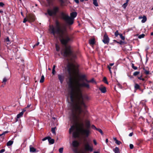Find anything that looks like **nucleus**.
Listing matches in <instances>:
<instances>
[{"instance_id": "obj_1", "label": "nucleus", "mask_w": 153, "mask_h": 153, "mask_svg": "<svg viewBox=\"0 0 153 153\" xmlns=\"http://www.w3.org/2000/svg\"><path fill=\"white\" fill-rule=\"evenodd\" d=\"M87 108L84 107L72 108V112L70 116V120L75 124V126H72L70 128V133L73 131L76 128V131L73 133V136L75 137H78L79 134L88 137L90 132L89 129L90 127V121L88 120L85 121V126L86 129L84 128V119L85 115L88 113Z\"/></svg>"}, {"instance_id": "obj_2", "label": "nucleus", "mask_w": 153, "mask_h": 153, "mask_svg": "<svg viewBox=\"0 0 153 153\" xmlns=\"http://www.w3.org/2000/svg\"><path fill=\"white\" fill-rule=\"evenodd\" d=\"M78 66L73 64H70L68 67V71L70 77L69 78L68 86L71 90L69 93L72 102H74L72 105V108L84 107L87 108V106L85 102L89 100L90 97L87 95H83L82 91L79 87L76 86L74 88L73 86V78L71 76V74H75L77 71Z\"/></svg>"}, {"instance_id": "obj_3", "label": "nucleus", "mask_w": 153, "mask_h": 153, "mask_svg": "<svg viewBox=\"0 0 153 153\" xmlns=\"http://www.w3.org/2000/svg\"><path fill=\"white\" fill-rule=\"evenodd\" d=\"M55 26L50 25L49 30L51 34H52L54 37L57 38L56 34L60 39L61 43L65 45V49L63 53L61 51V54L65 57H68L71 59L74 58L76 56L71 50L70 46H67V43L71 40L70 38L67 34V29L64 27H61L58 21L55 22Z\"/></svg>"}, {"instance_id": "obj_4", "label": "nucleus", "mask_w": 153, "mask_h": 153, "mask_svg": "<svg viewBox=\"0 0 153 153\" xmlns=\"http://www.w3.org/2000/svg\"><path fill=\"white\" fill-rule=\"evenodd\" d=\"M61 16L63 19L68 24L71 25L74 23V19L77 16V13L76 12H73L71 14V17L62 12L61 13Z\"/></svg>"}, {"instance_id": "obj_5", "label": "nucleus", "mask_w": 153, "mask_h": 153, "mask_svg": "<svg viewBox=\"0 0 153 153\" xmlns=\"http://www.w3.org/2000/svg\"><path fill=\"white\" fill-rule=\"evenodd\" d=\"M59 11V7L57 6H54L51 9L47 10V13L50 16H55Z\"/></svg>"}, {"instance_id": "obj_6", "label": "nucleus", "mask_w": 153, "mask_h": 153, "mask_svg": "<svg viewBox=\"0 0 153 153\" xmlns=\"http://www.w3.org/2000/svg\"><path fill=\"white\" fill-rule=\"evenodd\" d=\"M88 83L83 82L82 83H79V81H77L76 82V84L77 85V87L80 88V87H83L87 88V89H89L90 88V86Z\"/></svg>"}, {"instance_id": "obj_7", "label": "nucleus", "mask_w": 153, "mask_h": 153, "mask_svg": "<svg viewBox=\"0 0 153 153\" xmlns=\"http://www.w3.org/2000/svg\"><path fill=\"white\" fill-rule=\"evenodd\" d=\"M84 147L85 150L86 151L92 152L93 150V147L92 145H90L88 143H86L84 145Z\"/></svg>"}, {"instance_id": "obj_8", "label": "nucleus", "mask_w": 153, "mask_h": 153, "mask_svg": "<svg viewBox=\"0 0 153 153\" xmlns=\"http://www.w3.org/2000/svg\"><path fill=\"white\" fill-rule=\"evenodd\" d=\"M102 41L105 44H108L109 43V39L106 34H105L104 35Z\"/></svg>"}, {"instance_id": "obj_9", "label": "nucleus", "mask_w": 153, "mask_h": 153, "mask_svg": "<svg viewBox=\"0 0 153 153\" xmlns=\"http://www.w3.org/2000/svg\"><path fill=\"white\" fill-rule=\"evenodd\" d=\"M27 19L28 21L33 22L35 20V16L33 14L27 16Z\"/></svg>"}, {"instance_id": "obj_10", "label": "nucleus", "mask_w": 153, "mask_h": 153, "mask_svg": "<svg viewBox=\"0 0 153 153\" xmlns=\"http://www.w3.org/2000/svg\"><path fill=\"white\" fill-rule=\"evenodd\" d=\"M58 78L61 84L63 83V81L65 79V76L63 74H58Z\"/></svg>"}, {"instance_id": "obj_11", "label": "nucleus", "mask_w": 153, "mask_h": 153, "mask_svg": "<svg viewBox=\"0 0 153 153\" xmlns=\"http://www.w3.org/2000/svg\"><path fill=\"white\" fill-rule=\"evenodd\" d=\"M30 151L31 153L37 152H38L35 148L31 146H30Z\"/></svg>"}, {"instance_id": "obj_12", "label": "nucleus", "mask_w": 153, "mask_h": 153, "mask_svg": "<svg viewBox=\"0 0 153 153\" xmlns=\"http://www.w3.org/2000/svg\"><path fill=\"white\" fill-rule=\"evenodd\" d=\"M72 145L74 147H78L79 146V143L76 140H74L72 142Z\"/></svg>"}, {"instance_id": "obj_13", "label": "nucleus", "mask_w": 153, "mask_h": 153, "mask_svg": "<svg viewBox=\"0 0 153 153\" xmlns=\"http://www.w3.org/2000/svg\"><path fill=\"white\" fill-rule=\"evenodd\" d=\"M79 77L80 80H85L86 81V79H87L85 74H83L80 76Z\"/></svg>"}, {"instance_id": "obj_14", "label": "nucleus", "mask_w": 153, "mask_h": 153, "mask_svg": "<svg viewBox=\"0 0 153 153\" xmlns=\"http://www.w3.org/2000/svg\"><path fill=\"white\" fill-rule=\"evenodd\" d=\"M48 141L50 144H52L54 143V140L53 139H52L50 137H48Z\"/></svg>"}, {"instance_id": "obj_15", "label": "nucleus", "mask_w": 153, "mask_h": 153, "mask_svg": "<svg viewBox=\"0 0 153 153\" xmlns=\"http://www.w3.org/2000/svg\"><path fill=\"white\" fill-rule=\"evenodd\" d=\"M99 89L102 93H105L106 92V88L105 87L100 88Z\"/></svg>"}, {"instance_id": "obj_16", "label": "nucleus", "mask_w": 153, "mask_h": 153, "mask_svg": "<svg viewBox=\"0 0 153 153\" xmlns=\"http://www.w3.org/2000/svg\"><path fill=\"white\" fill-rule=\"evenodd\" d=\"M113 150L115 153H120L119 148L117 147H116L114 149H113Z\"/></svg>"}, {"instance_id": "obj_17", "label": "nucleus", "mask_w": 153, "mask_h": 153, "mask_svg": "<svg viewBox=\"0 0 153 153\" xmlns=\"http://www.w3.org/2000/svg\"><path fill=\"white\" fill-rule=\"evenodd\" d=\"M86 82L88 83L92 82V83H94L95 84L96 83V81L94 80V78L92 79H91L90 80H88V79H86Z\"/></svg>"}, {"instance_id": "obj_18", "label": "nucleus", "mask_w": 153, "mask_h": 153, "mask_svg": "<svg viewBox=\"0 0 153 153\" xmlns=\"http://www.w3.org/2000/svg\"><path fill=\"white\" fill-rule=\"evenodd\" d=\"M89 42L90 45H93L95 44V39H90L89 41Z\"/></svg>"}, {"instance_id": "obj_19", "label": "nucleus", "mask_w": 153, "mask_h": 153, "mask_svg": "<svg viewBox=\"0 0 153 153\" xmlns=\"http://www.w3.org/2000/svg\"><path fill=\"white\" fill-rule=\"evenodd\" d=\"M114 140L115 141V142L116 144L118 145H120L121 143V142L117 140L116 137H114L113 138Z\"/></svg>"}, {"instance_id": "obj_20", "label": "nucleus", "mask_w": 153, "mask_h": 153, "mask_svg": "<svg viewBox=\"0 0 153 153\" xmlns=\"http://www.w3.org/2000/svg\"><path fill=\"white\" fill-rule=\"evenodd\" d=\"M147 20V18L146 16L144 15L143 16V19L141 20V22L144 23L146 22Z\"/></svg>"}, {"instance_id": "obj_21", "label": "nucleus", "mask_w": 153, "mask_h": 153, "mask_svg": "<svg viewBox=\"0 0 153 153\" xmlns=\"http://www.w3.org/2000/svg\"><path fill=\"white\" fill-rule=\"evenodd\" d=\"M13 143V141L12 140H10L7 143V146H11Z\"/></svg>"}, {"instance_id": "obj_22", "label": "nucleus", "mask_w": 153, "mask_h": 153, "mask_svg": "<svg viewBox=\"0 0 153 153\" xmlns=\"http://www.w3.org/2000/svg\"><path fill=\"white\" fill-rule=\"evenodd\" d=\"M134 89L135 90L140 89V86L137 84H135L134 85Z\"/></svg>"}, {"instance_id": "obj_23", "label": "nucleus", "mask_w": 153, "mask_h": 153, "mask_svg": "<svg viewBox=\"0 0 153 153\" xmlns=\"http://www.w3.org/2000/svg\"><path fill=\"white\" fill-rule=\"evenodd\" d=\"M23 114V112H20V113L18 114L17 115V118L18 119L22 116Z\"/></svg>"}, {"instance_id": "obj_24", "label": "nucleus", "mask_w": 153, "mask_h": 153, "mask_svg": "<svg viewBox=\"0 0 153 153\" xmlns=\"http://www.w3.org/2000/svg\"><path fill=\"white\" fill-rule=\"evenodd\" d=\"M93 3L94 4L96 7L98 6V4L97 1V0H93Z\"/></svg>"}, {"instance_id": "obj_25", "label": "nucleus", "mask_w": 153, "mask_h": 153, "mask_svg": "<svg viewBox=\"0 0 153 153\" xmlns=\"http://www.w3.org/2000/svg\"><path fill=\"white\" fill-rule=\"evenodd\" d=\"M45 77L44 76V75H42L41 76V79L40 80V83H42L44 82V80Z\"/></svg>"}, {"instance_id": "obj_26", "label": "nucleus", "mask_w": 153, "mask_h": 153, "mask_svg": "<svg viewBox=\"0 0 153 153\" xmlns=\"http://www.w3.org/2000/svg\"><path fill=\"white\" fill-rule=\"evenodd\" d=\"M128 1H126V2L124 3L123 5V8H125L128 5Z\"/></svg>"}, {"instance_id": "obj_27", "label": "nucleus", "mask_w": 153, "mask_h": 153, "mask_svg": "<svg viewBox=\"0 0 153 153\" xmlns=\"http://www.w3.org/2000/svg\"><path fill=\"white\" fill-rule=\"evenodd\" d=\"M103 81L106 84H108V83L107 81V79L106 77H105L103 78Z\"/></svg>"}, {"instance_id": "obj_28", "label": "nucleus", "mask_w": 153, "mask_h": 153, "mask_svg": "<svg viewBox=\"0 0 153 153\" xmlns=\"http://www.w3.org/2000/svg\"><path fill=\"white\" fill-rule=\"evenodd\" d=\"M145 35L144 34H142L141 35H140L139 36L138 38L139 39H141L142 38H143L145 36Z\"/></svg>"}, {"instance_id": "obj_29", "label": "nucleus", "mask_w": 153, "mask_h": 153, "mask_svg": "<svg viewBox=\"0 0 153 153\" xmlns=\"http://www.w3.org/2000/svg\"><path fill=\"white\" fill-rule=\"evenodd\" d=\"M140 73V71H136L134 73L133 75L134 76H136L139 74Z\"/></svg>"}, {"instance_id": "obj_30", "label": "nucleus", "mask_w": 153, "mask_h": 153, "mask_svg": "<svg viewBox=\"0 0 153 153\" xmlns=\"http://www.w3.org/2000/svg\"><path fill=\"white\" fill-rule=\"evenodd\" d=\"M131 67L133 69L135 70H136L137 69V67L135 66H134V64L133 63H132Z\"/></svg>"}, {"instance_id": "obj_31", "label": "nucleus", "mask_w": 153, "mask_h": 153, "mask_svg": "<svg viewBox=\"0 0 153 153\" xmlns=\"http://www.w3.org/2000/svg\"><path fill=\"white\" fill-rule=\"evenodd\" d=\"M143 70L144 71V73L146 74V75H148L149 74V71H147L144 68H143Z\"/></svg>"}, {"instance_id": "obj_32", "label": "nucleus", "mask_w": 153, "mask_h": 153, "mask_svg": "<svg viewBox=\"0 0 153 153\" xmlns=\"http://www.w3.org/2000/svg\"><path fill=\"white\" fill-rule=\"evenodd\" d=\"M96 130L98 131L102 135L103 134V131L101 129L97 128Z\"/></svg>"}, {"instance_id": "obj_33", "label": "nucleus", "mask_w": 153, "mask_h": 153, "mask_svg": "<svg viewBox=\"0 0 153 153\" xmlns=\"http://www.w3.org/2000/svg\"><path fill=\"white\" fill-rule=\"evenodd\" d=\"M55 129L56 127L52 128H51V131L52 133L54 134H55Z\"/></svg>"}, {"instance_id": "obj_34", "label": "nucleus", "mask_w": 153, "mask_h": 153, "mask_svg": "<svg viewBox=\"0 0 153 153\" xmlns=\"http://www.w3.org/2000/svg\"><path fill=\"white\" fill-rule=\"evenodd\" d=\"M61 2L60 5L61 6H64V1L63 0H59Z\"/></svg>"}, {"instance_id": "obj_35", "label": "nucleus", "mask_w": 153, "mask_h": 153, "mask_svg": "<svg viewBox=\"0 0 153 153\" xmlns=\"http://www.w3.org/2000/svg\"><path fill=\"white\" fill-rule=\"evenodd\" d=\"M119 35L120 36V38H121L123 40H124L125 39V38L124 36H123V35L121 34H119Z\"/></svg>"}, {"instance_id": "obj_36", "label": "nucleus", "mask_w": 153, "mask_h": 153, "mask_svg": "<svg viewBox=\"0 0 153 153\" xmlns=\"http://www.w3.org/2000/svg\"><path fill=\"white\" fill-rule=\"evenodd\" d=\"M56 49L57 51H59L60 50L59 47L57 45H56Z\"/></svg>"}, {"instance_id": "obj_37", "label": "nucleus", "mask_w": 153, "mask_h": 153, "mask_svg": "<svg viewBox=\"0 0 153 153\" xmlns=\"http://www.w3.org/2000/svg\"><path fill=\"white\" fill-rule=\"evenodd\" d=\"M7 80V79L6 78H4L2 82L4 83V84H5Z\"/></svg>"}, {"instance_id": "obj_38", "label": "nucleus", "mask_w": 153, "mask_h": 153, "mask_svg": "<svg viewBox=\"0 0 153 153\" xmlns=\"http://www.w3.org/2000/svg\"><path fill=\"white\" fill-rule=\"evenodd\" d=\"M63 148H61L59 149V151L60 153H62L63 151Z\"/></svg>"}, {"instance_id": "obj_39", "label": "nucleus", "mask_w": 153, "mask_h": 153, "mask_svg": "<svg viewBox=\"0 0 153 153\" xmlns=\"http://www.w3.org/2000/svg\"><path fill=\"white\" fill-rule=\"evenodd\" d=\"M119 34H118V31L117 30L114 33V35L115 36L117 37Z\"/></svg>"}, {"instance_id": "obj_40", "label": "nucleus", "mask_w": 153, "mask_h": 153, "mask_svg": "<svg viewBox=\"0 0 153 153\" xmlns=\"http://www.w3.org/2000/svg\"><path fill=\"white\" fill-rule=\"evenodd\" d=\"M91 127L93 129H95V130H96L97 129V128L95 127V126L94 125H92Z\"/></svg>"}, {"instance_id": "obj_41", "label": "nucleus", "mask_w": 153, "mask_h": 153, "mask_svg": "<svg viewBox=\"0 0 153 153\" xmlns=\"http://www.w3.org/2000/svg\"><path fill=\"white\" fill-rule=\"evenodd\" d=\"M129 147L130 149H132L134 147V146L132 144H130L129 145Z\"/></svg>"}, {"instance_id": "obj_42", "label": "nucleus", "mask_w": 153, "mask_h": 153, "mask_svg": "<svg viewBox=\"0 0 153 153\" xmlns=\"http://www.w3.org/2000/svg\"><path fill=\"white\" fill-rule=\"evenodd\" d=\"M5 41L6 42H10V40L9 39V37L8 36H7L5 39Z\"/></svg>"}, {"instance_id": "obj_43", "label": "nucleus", "mask_w": 153, "mask_h": 153, "mask_svg": "<svg viewBox=\"0 0 153 153\" xmlns=\"http://www.w3.org/2000/svg\"><path fill=\"white\" fill-rule=\"evenodd\" d=\"M4 5V4L2 2H0V6L1 7H3Z\"/></svg>"}, {"instance_id": "obj_44", "label": "nucleus", "mask_w": 153, "mask_h": 153, "mask_svg": "<svg viewBox=\"0 0 153 153\" xmlns=\"http://www.w3.org/2000/svg\"><path fill=\"white\" fill-rule=\"evenodd\" d=\"M48 137H46L42 139V141H45L46 140H48Z\"/></svg>"}, {"instance_id": "obj_45", "label": "nucleus", "mask_w": 153, "mask_h": 153, "mask_svg": "<svg viewBox=\"0 0 153 153\" xmlns=\"http://www.w3.org/2000/svg\"><path fill=\"white\" fill-rule=\"evenodd\" d=\"M138 79H139L140 80H141L142 81H144L145 80V79H144L143 78H142V76H141L140 77H139L138 78Z\"/></svg>"}, {"instance_id": "obj_46", "label": "nucleus", "mask_w": 153, "mask_h": 153, "mask_svg": "<svg viewBox=\"0 0 153 153\" xmlns=\"http://www.w3.org/2000/svg\"><path fill=\"white\" fill-rule=\"evenodd\" d=\"M52 74L53 75H54L56 74V71L55 69H52Z\"/></svg>"}, {"instance_id": "obj_47", "label": "nucleus", "mask_w": 153, "mask_h": 153, "mask_svg": "<svg viewBox=\"0 0 153 153\" xmlns=\"http://www.w3.org/2000/svg\"><path fill=\"white\" fill-rule=\"evenodd\" d=\"M39 42H38L37 43H36V44H35V45H34L33 46V48H34L35 47V46H38L39 44Z\"/></svg>"}, {"instance_id": "obj_48", "label": "nucleus", "mask_w": 153, "mask_h": 153, "mask_svg": "<svg viewBox=\"0 0 153 153\" xmlns=\"http://www.w3.org/2000/svg\"><path fill=\"white\" fill-rule=\"evenodd\" d=\"M5 151L4 149H2L0 151V153H2Z\"/></svg>"}, {"instance_id": "obj_49", "label": "nucleus", "mask_w": 153, "mask_h": 153, "mask_svg": "<svg viewBox=\"0 0 153 153\" xmlns=\"http://www.w3.org/2000/svg\"><path fill=\"white\" fill-rule=\"evenodd\" d=\"M28 20L26 18H25L23 20V23H25Z\"/></svg>"}, {"instance_id": "obj_50", "label": "nucleus", "mask_w": 153, "mask_h": 153, "mask_svg": "<svg viewBox=\"0 0 153 153\" xmlns=\"http://www.w3.org/2000/svg\"><path fill=\"white\" fill-rule=\"evenodd\" d=\"M133 132H132L131 133H130L128 136H129V137H131L132 135H133Z\"/></svg>"}, {"instance_id": "obj_51", "label": "nucleus", "mask_w": 153, "mask_h": 153, "mask_svg": "<svg viewBox=\"0 0 153 153\" xmlns=\"http://www.w3.org/2000/svg\"><path fill=\"white\" fill-rule=\"evenodd\" d=\"M93 142L94 143V144L95 145H96L97 144V143L96 142V140H93Z\"/></svg>"}, {"instance_id": "obj_52", "label": "nucleus", "mask_w": 153, "mask_h": 153, "mask_svg": "<svg viewBox=\"0 0 153 153\" xmlns=\"http://www.w3.org/2000/svg\"><path fill=\"white\" fill-rule=\"evenodd\" d=\"M74 0L77 4H79V0Z\"/></svg>"}, {"instance_id": "obj_53", "label": "nucleus", "mask_w": 153, "mask_h": 153, "mask_svg": "<svg viewBox=\"0 0 153 153\" xmlns=\"http://www.w3.org/2000/svg\"><path fill=\"white\" fill-rule=\"evenodd\" d=\"M114 65V63H111L109 64V66H112Z\"/></svg>"}, {"instance_id": "obj_54", "label": "nucleus", "mask_w": 153, "mask_h": 153, "mask_svg": "<svg viewBox=\"0 0 153 153\" xmlns=\"http://www.w3.org/2000/svg\"><path fill=\"white\" fill-rule=\"evenodd\" d=\"M25 111H26V110L25 109H24L22 110V111L21 112H23V113L24 114V112H25Z\"/></svg>"}, {"instance_id": "obj_55", "label": "nucleus", "mask_w": 153, "mask_h": 153, "mask_svg": "<svg viewBox=\"0 0 153 153\" xmlns=\"http://www.w3.org/2000/svg\"><path fill=\"white\" fill-rule=\"evenodd\" d=\"M21 62H22V65H24V60H23V59H21Z\"/></svg>"}, {"instance_id": "obj_56", "label": "nucleus", "mask_w": 153, "mask_h": 153, "mask_svg": "<svg viewBox=\"0 0 153 153\" xmlns=\"http://www.w3.org/2000/svg\"><path fill=\"white\" fill-rule=\"evenodd\" d=\"M56 68V66L55 65H53V69H55Z\"/></svg>"}, {"instance_id": "obj_57", "label": "nucleus", "mask_w": 153, "mask_h": 153, "mask_svg": "<svg viewBox=\"0 0 153 153\" xmlns=\"http://www.w3.org/2000/svg\"><path fill=\"white\" fill-rule=\"evenodd\" d=\"M143 16H140L139 17V19H143Z\"/></svg>"}, {"instance_id": "obj_58", "label": "nucleus", "mask_w": 153, "mask_h": 153, "mask_svg": "<svg viewBox=\"0 0 153 153\" xmlns=\"http://www.w3.org/2000/svg\"><path fill=\"white\" fill-rule=\"evenodd\" d=\"M30 106V105H28L26 107V108H29V107Z\"/></svg>"}, {"instance_id": "obj_59", "label": "nucleus", "mask_w": 153, "mask_h": 153, "mask_svg": "<svg viewBox=\"0 0 153 153\" xmlns=\"http://www.w3.org/2000/svg\"><path fill=\"white\" fill-rule=\"evenodd\" d=\"M108 142V139H106L105 140V142L106 143H107Z\"/></svg>"}, {"instance_id": "obj_60", "label": "nucleus", "mask_w": 153, "mask_h": 153, "mask_svg": "<svg viewBox=\"0 0 153 153\" xmlns=\"http://www.w3.org/2000/svg\"><path fill=\"white\" fill-rule=\"evenodd\" d=\"M108 69H109V70H110V69H111V68L109 66H108Z\"/></svg>"}, {"instance_id": "obj_61", "label": "nucleus", "mask_w": 153, "mask_h": 153, "mask_svg": "<svg viewBox=\"0 0 153 153\" xmlns=\"http://www.w3.org/2000/svg\"><path fill=\"white\" fill-rule=\"evenodd\" d=\"M5 134L4 132L2 134H0V136H1L3 134Z\"/></svg>"}, {"instance_id": "obj_62", "label": "nucleus", "mask_w": 153, "mask_h": 153, "mask_svg": "<svg viewBox=\"0 0 153 153\" xmlns=\"http://www.w3.org/2000/svg\"><path fill=\"white\" fill-rule=\"evenodd\" d=\"M80 0V1L81 2H82L84 1H87V0Z\"/></svg>"}, {"instance_id": "obj_63", "label": "nucleus", "mask_w": 153, "mask_h": 153, "mask_svg": "<svg viewBox=\"0 0 153 153\" xmlns=\"http://www.w3.org/2000/svg\"><path fill=\"white\" fill-rule=\"evenodd\" d=\"M94 153H99V152H98L94 151Z\"/></svg>"}, {"instance_id": "obj_64", "label": "nucleus", "mask_w": 153, "mask_h": 153, "mask_svg": "<svg viewBox=\"0 0 153 153\" xmlns=\"http://www.w3.org/2000/svg\"><path fill=\"white\" fill-rule=\"evenodd\" d=\"M151 36L153 35V32H151Z\"/></svg>"}]
</instances>
